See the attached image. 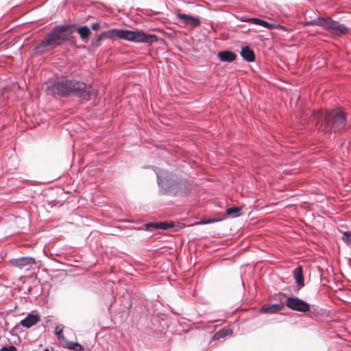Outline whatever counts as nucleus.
<instances>
[{
    "label": "nucleus",
    "mask_w": 351,
    "mask_h": 351,
    "mask_svg": "<svg viewBox=\"0 0 351 351\" xmlns=\"http://www.w3.org/2000/svg\"><path fill=\"white\" fill-rule=\"evenodd\" d=\"M286 305L291 310L306 313L310 310V305L306 302L298 298H288Z\"/></svg>",
    "instance_id": "423d86ee"
},
{
    "label": "nucleus",
    "mask_w": 351,
    "mask_h": 351,
    "mask_svg": "<svg viewBox=\"0 0 351 351\" xmlns=\"http://www.w3.org/2000/svg\"><path fill=\"white\" fill-rule=\"evenodd\" d=\"M104 38H112L118 37L129 41L136 43H145L152 44L158 40V38L155 34H146L142 31H130L124 29H113L101 33Z\"/></svg>",
    "instance_id": "20e7f679"
},
{
    "label": "nucleus",
    "mask_w": 351,
    "mask_h": 351,
    "mask_svg": "<svg viewBox=\"0 0 351 351\" xmlns=\"http://www.w3.org/2000/svg\"><path fill=\"white\" fill-rule=\"evenodd\" d=\"M104 38V36H101V34L96 38L95 40H93V46H95V47H99L100 46L101 43H100V41L102 40V38Z\"/></svg>",
    "instance_id": "b1692460"
},
{
    "label": "nucleus",
    "mask_w": 351,
    "mask_h": 351,
    "mask_svg": "<svg viewBox=\"0 0 351 351\" xmlns=\"http://www.w3.org/2000/svg\"><path fill=\"white\" fill-rule=\"evenodd\" d=\"M0 351H17L16 348L14 346H10L9 347H2Z\"/></svg>",
    "instance_id": "393cba45"
},
{
    "label": "nucleus",
    "mask_w": 351,
    "mask_h": 351,
    "mask_svg": "<svg viewBox=\"0 0 351 351\" xmlns=\"http://www.w3.org/2000/svg\"><path fill=\"white\" fill-rule=\"evenodd\" d=\"M249 23H252L256 25H261L264 27H266L269 29H272L276 27H280V25H275L271 23H269L267 21L258 19V18H251L247 20Z\"/></svg>",
    "instance_id": "4468645a"
},
{
    "label": "nucleus",
    "mask_w": 351,
    "mask_h": 351,
    "mask_svg": "<svg viewBox=\"0 0 351 351\" xmlns=\"http://www.w3.org/2000/svg\"><path fill=\"white\" fill-rule=\"evenodd\" d=\"M56 335H57V337L60 340H64V337L62 335V328L60 326H57L55 330Z\"/></svg>",
    "instance_id": "4be33fe9"
},
{
    "label": "nucleus",
    "mask_w": 351,
    "mask_h": 351,
    "mask_svg": "<svg viewBox=\"0 0 351 351\" xmlns=\"http://www.w3.org/2000/svg\"><path fill=\"white\" fill-rule=\"evenodd\" d=\"M146 226L148 230H152L151 228L167 230L169 228H171L173 224L166 222L149 223H147Z\"/></svg>",
    "instance_id": "dca6fc26"
},
{
    "label": "nucleus",
    "mask_w": 351,
    "mask_h": 351,
    "mask_svg": "<svg viewBox=\"0 0 351 351\" xmlns=\"http://www.w3.org/2000/svg\"><path fill=\"white\" fill-rule=\"evenodd\" d=\"M241 56L245 60L249 62H252L255 60V54L254 51L247 46L241 49Z\"/></svg>",
    "instance_id": "f8f14e48"
},
{
    "label": "nucleus",
    "mask_w": 351,
    "mask_h": 351,
    "mask_svg": "<svg viewBox=\"0 0 351 351\" xmlns=\"http://www.w3.org/2000/svg\"><path fill=\"white\" fill-rule=\"evenodd\" d=\"M181 185H184L185 184L184 183H174V184H171V186H170V188H171V190L173 191V193L176 194V195H179L180 194V192L178 191V187L179 186Z\"/></svg>",
    "instance_id": "412c9836"
},
{
    "label": "nucleus",
    "mask_w": 351,
    "mask_h": 351,
    "mask_svg": "<svg viewBox=\"0 0 351 351\" xmlns=\"http://www.w3.org/2000/svg\"><path fill=\"white\" fill-rule=\"evenodd\" d=\"M293 277L300 288L304 287L303 270L301 266H298L293 270Z\"/></svg>",
    "instance_id": "ddd939ff"
},
{
    "label": "nucleus",
    "mask_w": 351,
    "mask_h": 351,
    "mask_svg": "<svg viewBox=\"0 0 351 351\" xmlns=\"http://www.w3.org/2000/svg\"><path fill=\"white\" fill-rule=\"evenodd\" d=\"M325 29L338 36L346 34L349 32V29L347 27L332 20L330 17H328V21Z\"/></svg>",
    "instance_id": "39448f33"
},
{
    "label": "nucleus",
    "mask_w": 351,
    "mask_h": 351,
    "mask_svg": "<svg viewBox=\"0 0 351 351\" xmlns=\"http://www.w3.org/2000/svg\"><path fill=\"white\" fill-rule=\"evenodd\" d=\"M43 351H49L48 349H45Z\"/></svg>",
    "instance_id": "cd10ccee"
},
{
    "label": "nucleus",
    "mask_w": 351,
    "mask_h": 351,
    "mask_svg": "<svg viewBox=\"0 0 351 351\" xmlns=\"http://www.w3.org/2000/svg\"><path fill=\"white\" fill-rule=\"evenodd\" d=\"M65 347L69 350L75 351H82L83 350L82 346L78 343H74L72 341H68L66 343Z\"/></svg>",
    "instance_id": "6ab92c4d"
},
{
    "label": "nucleus",
    "mask_w": 351,
    "mask_h": 351,
    "mask_svg": "<svg viewBox=\"0 0 351 351\" xmlns=\"http://www.w3.org/2000/svg\"><path fill=\"white\" fill-rule=\"evenodd\" d=\"M176 17L184 26L195 28L200 25V20L199 18L181 13L180 10L176 12Z\"/></svg>",
    "instance_id": "0eeeda50"
},
{
    "label": "nucleus",
    "mask_w": 351,
    "mask_h": 351,
    "mask_svg": "<svg viewBox=\"0 0 351 351\" xmlns=\"http://www.w3.org/2000/svg\"><path fill=\"white\" fill-rule=\"evenodd\" d=\"M12 263L14 267L21 269L29 270L36 264V261L31 257H22L12 260Z\"/></svg>",
    "instance_id": "6e6552de"
},
{
    "label": "nucleus",
    "mask_w": 351,
    "mask_h": 351,
    "mask_svg": "<svg viewBox=\"0 0 351 351\" xmlns=\"http://www.w3.org/2000/svg\"><path fill=\"white\" fill-rule=\"evenodd\" d=\"M218 57L223 62H231L236 59L237 54L230 51H221L218 53Z\"/></svg>",
    "instance_id": "9b49d317"
},
{
    "label": "nucleus",
    "mask_w": 351,
    "mask_h": 351,
    "mask_svg": "<svg viewBox=\"0 0 351 351\" xmlns=\"http://www.w3.org/2000/svg\"><path fill=\"white\" fill-rule=\"evenodd\" d=\"M47 93L61 97L76 96L84 100H90L96 97L97 90L86 83L71 80H64L53 83L47 89Z\"/></svg>",
    "instance_id": "f257e3e1"
},
{
    "label": "nucleus",
    "mask_w": 351,
    "mask_h": 351,
    "mask_svg": "<svg viewBox=\"0 0 351 351\" xmlns=\"http://www.w3.org/2000/svg\"><path fill=\"white\" fill-rule=\"evenodd\" d=\"M40 320V317L37 315L29 314L25 319L21 321V324L27 328L36 324Z\"/></svg>",
    "instance_id": "9d476101"
},
{
    "label": "nucleus",
    "mask_w": 351,
    "mask_h": 351,
    "mask_svg": "<svg viewBox=\"0 0 351 351\" xmlns=\"http://www.w3.org/2000/svg\"><path fill=\"white\" fill-rule=\"evenodd\" d=\"M284 308V304L280 302L278 304H274L271 305H264L261 306L260 312L262 313L274 314L278 311H280Z\"/></svg>",
    "instance_id": "1a4fd4ad"
},
{
    "label": "nucleus",
    "mask_w": 351,
    "mask_h": 351,
    "mask_svg": "<svg viewBox=\"0 0 351 351\" xmlns=\"http://www.w3.org/2000/svg\"><path fill=\"white\" fill-rule=\"evenodd\" d=\"M241 208L239 207H231L226 210V214L232 217L239 216Z\"/></svg>",
    "instance_id": "aec40b11"
},
{
    "label": "nucleus",
    "mask_w": 351,
    "mask_h": 351,
    "mask_svg": "<svg viewBox=\"0 0 351 351\" xmlns=\"http://www.w3.org/2000/svg\"><path fill=\"white\" fill-rule=\"evenodd\" d=\"M77 33L79 34L80 38L86 41L90 36V31L88 27L87 26H81L77 29Z\"/></svg>",
    "instance_id": "f3484780"
},
{
    "label": "nucleus",
    "mask_w": 351,
    "mask_h": 351,
    "mask_svg": "<svg viewBox=\"0 0 351 351\" xmlns=\"http://www.w3.org/2000/svg\"><path fill=\"white\" fill-rule=\"evenodd\" d=\"M316 125L319 130L328 132L332 129L335 132L349 128L346 113L341 108L333 109L330 112L318 111L313 114Z\"/></svg>",
    "instance_id": "f03ea898"
},
{
    "label": "nucleus",
    "mask_w": 351,
    "mask_h": 351,
    "mask_svg": "<svg viewBox=\"0 0 351 351\" xmlns=\"http://www.w3.org/2000/svg\"><path fill=\"white\" fill-rule=\"evenodd\" d=\"M327 21H328V17L327 18L319 17L315 19H313V20L304 22V25L305 26L317 25V26L322 27L325 29Z\"/></svg>",
    "instance_id": "2eb2a0df"
},
{
    "label": "nucleus",
    "mask_w": 351,
    "mask_h": 351,
    "mask_svg": "<svg viewBox=\"0 0 351 351\" xmlns=\"http://www.w3.org/2000/svg\"><path fill=\"white\" fill-rule=\"evenodd\" d=\"M342 239L348 244L351 243V232H345L342 237Z\"/></svg>",
    "instance_id": "5701e85b"
},
{
    "label": "nucleus",
    "mask_w": 351,
    "mask_h": 351,
    "mask_svg": "<svg viewBox=\"0 0 351 351\" xmlns=\"http://www.w3.org/2000/svg\"><path fill=\"white\" fill-rule=\"evenodd\" d=\"M100 27V24L99 23H95L92 25V29L93 30H97Z\"/></svg>",
    "instance_id": "a878e982"
},
{
    "label": "nucleus",
    "mask_w": 351,
    "mask_h": 351,
    "mask_svg": "<svg viewBox=\"0 0 351 351\" xmlns=\"http://www.w3.org/2000/svg\"><path fill=\"white\" fill-rule=\"evenodd\" d=\"M232 330L228 328H223L219 330L217 332H216L214 335L215 339H220L223 338L226 336H230L232 335Z\"/></svg>",
    "instance_id": "a211bd4d"
},
{
    "label": "nucleus",
    "mask_w": 351,
    "mask_h": 351,
    "mask_svg": "<svg viewBox=\"0 0 351 351\" xmlns=\"http://www.w3.org/2000/svg\"><path fill=\"white\" fill-rule=\"evenodd\" d=\"M70 25H59L55 27L50 33L36 47L40 53H45L49 49H54L69 39V36L73 30Z\"/></svg>",
    "instance_id": "7ed1b4c3"
},
{
    "label": "nucleus",
    "mask_w": 351,
    "mask_h": 351,
    "mask_svg": "<svg viewBox=\"0 0 351 351\" xmlns=\"http://www.w3.org/2000/svg\"><path fill=\"white\" fill-rule=\"evenodd\" d=\"M214 221H215V220L210 219V220H208V221H202L199 222V224H207V223H212V222H214Z\"/></svg>",
    "instance_id": "bb28decb"
}]
</instances>
